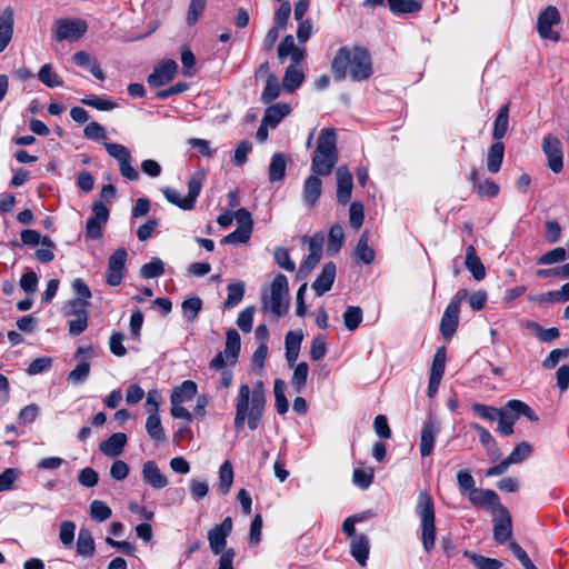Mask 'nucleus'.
<instances>
[{
    "label": "nucleus",
    "instance_id": "aec40b11",
    "mask_svg": "<svg viewBox=\"0 0 569 569\" xmlns=\"http://www.w3.org/2000/svg\"><path fill=\"white\" fill-rule=\"evenodd\" d=\"M499 518L493 523V539L502 545L507 542L512 535L511 517L506 507L500 508Z\"/></svg>",
    "mask_w": 569,
    "mask_h": 569
},
{
    "label": "nucleus",
    "instance_id": "ddd939ff",
    "mask_svg": "<svg viewBox=\"0 0 569 569\" xmlns=\"http://www.w3.org/2000/svg\"><path fill=\"white\" fill-rule=\"evenodd\" d=\"M127 251L123 248H119L112 252L108 259V269L106 272V282L109 286H119L123 279L126 269Z\"/></svg>",
    "mask_w": 569,
    "mask_h": 569
},
{
    "label": "nucleus",
    "instance_id": "473e14b6",
    "mask_svg": "<svg viewBox=\"0 0 569 569\" xmlns=\"http://www.w3.org/2000/svg\"><path fill=\"white\" fill-rule=\"evenodd\" d=\"M297 64L298 63L292 62L286 69L284 76L282 79V86L287 92H293L303 82V79H305L303 71Z\"/></svg>",
    "mask_w": 569,
    "mask_h": 569
},
{
    "label": "nucleus",
    "instance_id": "dca6fc26",
    "mask_svg": "<svg viewBox=\"0 0 569 569\" xmlns=\"http://www.w3.org/2000/svg\"><path fill=\"white\" fill-rule=\"evenodd\" d=\"M177 70V62L174 60H167L154 67L153 71L148 76V84L151 88L166 86L174 78Z\"/></svg>",
    "mask_w": 569,
    "mask_h": 569
},
{
    "label": "nucleus",
    "instance_id": "0eeeda50",
    "mask_svg": "<svg viewBox=\"0 0 569 569\" xmlns=\"http://www.w3.org/2000/svg\"><path fill=\"white\" fill-rule=\"evenodd\" d=\"M240 352V335L234 329H228L226 333L224 350L218 352L210 362L212 369H220L229 365H234Z\"/></svg>",
    "mask_w": 569,
    "mask_h": 569
},
{
    "label": "nucleus",
    "instance_id": "6e6d98bb",
    "mask_svg": "<svg viewBox=\"0 0 569 569\" xmlns=\"http://www.w3.org/2000/svg\"><path fill=\"white\" fill-rule=\"evenodd\" d=\"M308 372L309 367L305 361L299 362L293 369L291 385L297 392H300L306 387Z\"/></svg>",
    "mask_w": 569,
    "mask_h": 569
},
{
    "label": "nucleus",
    "instance_id": "f03ea898",
    "mask_svg": "<svg viewBox=\"0 0 569 569\" xmlns=\"http://www.w3.org/2000/svg\"><path fill=\"white\" fill-rule=\"evenodd\" d=\"M266 408V389L262 381L253 387L243 383L239 387L236 399V413L233 426L241 430L248 423L250 430H256L261 421Z\"/></svg>",
    "mask_w": 569,
    "mask_h": 569
},
{
    "label": "nucleus",
    "instance_id": "bb28decb",
    "mask_svg": "<svg viewBox=\"0 0 569 569\" xmlns=\"http://www.w3.org/2000/svg\"><path fill=\"white\" fill-rule=\"evenodd\" d=\"M126 443V433L116 432L111 435L107 440L102 441L99 446V449L107 457H117L123 451Z\"/></svg>",
    "mask_w": 569,
    "mask_h": 569
},
{
    "label": "nucleus",
    "instance_id": "ea45409f",
    "mask_svg": "<svg viewBox=\"0 0 569 569\" xmlns=\"http://www.w3.org/2000/svg\"><path fill=\"white\" fill-rule=\"evenodd\" d=\"M369 233L363 231L355 249V256L358 260L366 264H370L375 260V250L369 247Z\"/></svg>",
    "mask_w": 569,
    "mask_h": 569
},
{
    "label": "nucleus",
    "instance_id": "a19ab883",
    "mask_svg": "<svg viewBox=\"0 0 569 569\" xmlns=\"http://www.w3.org/2000/svg\"><path fill=\"white\" fill-rule=\"evenodd\" d=\"M146 430L148 436L154 441H166L167 439L159 413H149L146 421Z\"/></svg>",
    "mask_w": 569,
    "mask_h": 569
},
{
    "label": "nucleus",
    "instance_id": "69168bd1",
    "mask_svg": "<svg viewBox=\"0 0 569 569\" xmlns=\"http://www.w3.org/2000/svg\"><path fill=\"white\" fill-rule=\"evenodd\" d=\"M76 523L66 520L60 523L59 539L64 547H70L74 540Z\"/></svg>",
    "mask_w": 569,
    "mask_h": 569
},
{
    "label": "nucleus",
    "instance_id": "79ce46f5",
    "mask_svg": "<svg viewBox=\"0 0 569 569\" xmlns=\"http://www.w3.org/2000/svg\"><path fill=\"white\" fill-rule=\"evenodd\" d=\"M287 383L282 379H276L273 385L274 407L279 415H284L289 410V402L286 398L284 391Z\"/></svg>",
    "mask_w": 569,
    "mask_h": 569
},
{
    "label": "nucleus",
    "instance_id": "2f4dec72",
    "mask_svg": "<svg viewBox=\"0 0 569 569\" xmlns=\"http://www.w3.org/2000/svg\"><path fill=\"white\" fill-rule=\"evenodd\" d=\"M287 159L283 153L276 152L268 168V178L271 183L282 182L286 177Z\"/></svg>",
    "mask_w": 569,
    "mask_h": 569
},
{
    "label": "nucleus",
    "instance_id": "4468645a",
    "mask_svg": "<svg viewBox=\"0 0 569 569\" xmlns=\"http://www.w3.org/2000/svg\"><path fill=\"white\" fill-rule=\"evenodd\" d=\"M309 254L300 263L298 276L307 277L322 257L323 237L319 233L308 238Z\"/></svg>",
    "mask_w": 569,
    "mask_h": 569
},
{
    "label": "nucleus",
    "instance_id": "7ed1b4c3",
    "mask_svg": "<svg viewBox=\"0 0 569 569\" xmlns=\"http://www.w3.org/2000/svg\"><path fill=\"white\" fill-rule=\"evenodd\" d=\"M338 162L337 134L332 128L320 131L311 159V172L320 176L331 174Z\"/></svg>",
    "mask_w": 569,
    "mask_h": 569
},
{
    "label": "nucleus",
    "instance_id": "2eb2a0df",
    "mask_svg": "<svg viewBox=\"0 0 569 569\" xmlns=\"http://www.w3.org/2000/svg\"><path fill=\"white\" fill-rule=\"evenodd\" d=\"M232 531V519L224 518L219 525H216L208 531V540L213 555L223 553L227 538Z\"/></svg>",
    "mask_w": 569,
    "mask_h": 569
},
{
    "label": "nucleus",
    "instance_id": "9b49d317",
    "mask_svg": "<svg viewBox=\"0 0 569 569\" xmlns=\"http://www.w3.org/2000/svg\"><path fill=\"white\" fill-rule=\"evenodd\" d=\"M542 151L548 159L549 169L555 172H561L563 168V150L560 140L552 134H548L542 140Z\"/></svg>",
    "mask_w": 569,
    "mask_h": 569
},
{
    "label": "nucleus",
    "instance_id": "c03bdc74",
    "mask_svg": "<svg viewBox=\"0 0 569 569\" xmlns=\"http://www.w3.org/2000/svg\"><path fill=\"white\" fill-rule=\"evenodd\" d=\"M505 409L516 416V419L519 416L527 417L530 421H538V416L533 412V410L523 401L512 399L506 403Z\"/></svg>",
    "mask_w": 569,
    "mask_h": 569
},
{
    "label": "nucleus",
    "instance_id": "bf43d9fd",
    "mask_svg": "<svg viewBox=\"0 0 569 569\" xmlns=\"http://www.w3.org/2000/svg\"><path fill=\"white\" fill-rule=\"evenodd\" d=\"M112 515L111 508L101 500H93L90 503V517L96 521H104Z\"/></svg>",
    "mask_w": 569,
    "mask_h": 569
},
{
    "label": "nucleus",
    "instance_id": "c9c22d12",
    "mask_svg": "<svg viewBox=\"0 0 569 569\" xmlns=\"http://www.w3.org/2000/svg\"><path fill=\"white\" fill-rule=\"evenodd\" d=\"M204 179L206 174L203 171L200 170L196 171L191 176L190 180L188 181V194L186 196L187 201H184V204H187V207L194 208L197 198L201 192Z\"/></svg>",
    "mask_w": 569,
    "mask_h": 569
},
{
    "label": "nucleus",
    "instance_id": "f8f14e48",
    "mask_svg": "<svg viewBox=\"0 0 569 569\" xmlns=\"http://www.w3.org/2000/svg\"><path fill=\"white\" fill-rule=\"evenodd\" d=\"M109 219V209L101 201H97L92 206V216L86 223V236L89 239L97 240L102 237V226Z\"/></svg>",
    "mask_w": 569,
    "mask_h": 569
},
{
    "label": "nucleus",
    "instance_id": "338daca9",
    "mask_svg": "<svg viewBox=\"0 0 569 569\" xmlns=\"http://www.w3.org/2000/svg\"><path fill=\"white\" fill-rule=\"evenodd\" d=\"M256 308L253 306L244 308L237 318V326L241 331L248 333L252 330L253 316Z\"/></svg>",
    "mask_w": 569,
    "mask_h": 569
},
{
    "label": "nucleus",
    "instance_id": "09e8293b",
    "mask_svg": "<svg viewBox=\"0 0 569 569\" xmlns=\"http://www.w3.org/2000/svg\"><path fill=\"white\" fill-rule=\"evenodd\" d=\"M281 88L279 84L278 77L273 73H269L266 80L264 89L261 93V100L263 103H270L276 100L280 94Z\"/></svg>",
    "mask_w": 569,
    "mask_h": 569
},
{
    "label": "nucleus",
    "instance_id": "a878e982",
    "mask_svg": "<svg viewBox=\"0 0 569 569\" xmlns=\"http://www.w3.org/2000/svg\"><path fill=\"white\" fill-rule=\"evenodd\" d=\"M370 552V541L365 533H360L350 542V553L359 566L365 567L367 565Z\"/></svg>",
    "mask_w": 569,
    "mask_h": 569
},
{
    "label": "nucleus",
    "instance_id": "cd10ccee",
    "mask_svg": "<svg viewBox=\"0 0 569 569\" xmlns=\"http://www.w3.org/2000/svg\"><path fill=\"white\" fill-rule=\"evenodd\" d=\"M303 339V333L301 330L289 331L284 338V347H286V359L289 366H292L300 352V346Z\"/></svg>",
    "mask_w": 569,
    "mask_h": 569
},
{
    "label": "nucleus",
    "instance_id": "58836bf2",
    "mask_svg": "<svg viewBox=\"0 0 569 569\" xmlns=\"http://www.w3.org/2000/svg\"><path fill=\"white\" fill-rule=\"evenodd\" d=\"M96 550L92 533L87 528H81L77 540V553L83 557H92Z\"/></svg>",
    "mask_w": 569,
    "mask_h": 569
},
{
    "label": "nucleus",
    "instance_id": "c756f323",
    "mask_svg": "<svg viewBox=\"0 0 569 569\" xmlns=\"http://www.w3.org/2000/svg\"><path fill=\"white\" fill-rule=\"evenodd\" d=\"M72 61L79 67L88 68L94 78L101 81L106 79V73L100 68L98 61L87 51H77L73 53Z\"/></svg>",
    "mask_w": 569,
    "mask_h": 569
},
{
    "label": "nucleus",
    "instance_id": "1a4fd4ad",
    "mask_svg": "<svg viewBox=\"0 0 569 569\" xmlns=\"http://www.w3.org/2000/svg\"><path fill=\"white\" fill-rule=\"evenodd\" d=\"M561 22V16L557 7L548 6L537 18V31L540 38L557 42L560 40V33L552 30L553 26Z\"/></svg>",
    "mask_w": 569,
    "mask_h": 569
},
{
    "label": "nucleus",
    "instance_id": "8fccbe9b",
    "mask_svg": "<svg viewBox=\"0 0 569 569\" xmlns=\"http://www.w3.org/2000/svg\"><path fill=\"white\" fill-rule=\"evenodd\" d=\"M38 79L40 82H42L44 86L49 88L62 86V80L60 76L53 70V67L50 63H46L40 68L38 72Z\"/></svg>",
    "mask_w": 569,
    "mask_h": 569
},
{
    "label": "nucleus",
    "instance_id": "72a5a7b5",
    "mask_svg": "<svg viewBox=\"0 0 569 569\" xmlns=\"http://www.w3.org/2000/svg\"><path fill=\"white\" fill-rule=\"evenodd\" d=\"M198 391L197 383L192 380H186L180 386L173 388L170 401L174 403H183L191 400Z\"/></svg>",
    "mask_w": 569,
    "mask_h": 569
},
{
    "label": "nucleus",
    "instance_id": "680f3d73",
    "mask_svg": "<svg viewBox=\"0 0 569 569\" xmlns=\"http://www.w3.org/2000/svg\"><path fill=\"white\" fill-rule=\"evenodd\" d=\"M273 258L277 264L286 271L292 272L296 270V263L290 258L288 249L283 247H276L273 250Z\"/></svg>",
    "mask_w": 569,
    "mask_h": 569
},
{
    "label": "nucleus",
    "instance_id": "0e129e2a",
    "mask_svg": "<svg viewBox=\"0 0 569 569\" xmlns=\"http://www.w3.org/2000/svg\"><path fill=\"white\" fill-rule=\"evenodd\" d=\"M566 259V249L562 247L555 248L550 251H547L542 256L537 259L538 264H553L565 261Z\"/></svg>",
    "mask_w": 569,
    "mask_h": 569
},
{
    "label": "nucleus",
    "instance_id": "f257e3e1",
    "mask_svg": "<svg viewBox=\"0 0 569 569\" xmlns=\"http://www.w3.org/2000/svg\"><path fill=\"white\" fill-rule=\"evenodd\" d=\"M331 71L338 82L347 78L355 82L366 81L373 73L371 54L362 46L340 47L331 61Z\"/></svg>",
    "mask_w": 569,
    "mask_h": 569
},
{
    "label": "nucleus",
    "instance_id": "5fc2aeb1",
    "mask_svg": "<svg viewBox=\"0 0 569 569\" xmlns=\"http://www.w3.org/2000/svg\"><path fill=\"white\" fill-rule=\"evenodd\" d=\"M498 420L497 431L503 436H511L513 433V426L516 422V416L509 413L505 408L500 409L499 416L496 418Z\"/></svg>",
    "mask_w": 569,
    "mask_h": 569
},
{
    "label": "nucleus",
    "instance_id": "5701e85b",
    "mask_svg": "<svg viewBox=\"0 0 569 569\" xmlns=\"http://www.w3.org/2000/svg\"><path fill=\"white\" fill-rule=\"evenodd\" d=\"M336 264L331 261L322 267L320 274H318L311 286L318 297L323 296L331 289L336 278Z\"/></svg>",
    "mask_w": 569,
    "mask_h": 569
},
{
    "label": "nucleus",
    "instance_id": "774afa93",
    "mask_svg": "<svg viewBox=\"0 0 569 569\" xmlns=\"http://www.w3.org/2000/svg\"><path fill=\"white\" fill-rule=\"evenodd\" d=\"M365 220L363 204L359 201H353L349 208V222L355 229H359Z\"/></svg>",
    "mask_w": 569,
    "mask_h": 569
},
{
    "label": "nucleus",
    "instance_id": "20e7f679",
    "mask_svg": "<svg viewBox=\"0 0 569 569\" xmlns=\"http://www.w3.org/2000/svg\"><path fill=\"white\" fill-rule=\"evenodd\" d=\"M416 515L421 522V542L423 550L430 553L436 543V513L431 495L420 491L416 506Z\"/></svg>",
    "mask_w": 569,
    "mask_h": 569
},
{
    "label": "nucleus",
    "instance_id": "4c0bfd02",
    "mask_svg": "<svg viewBox=\"0 0 569 569\" xmlns=\"http://www.w3.org/2000/svg\"><path fill=\"white\" fill-rule=\"evenodd\" d=\"M509 124V104L502 106L495 119L492 138L495 141H501L508 130Z\"/></svg>",
    "mask_w": 569,
    "mask_h": 569
},
{
    "label": "nucleus",
    "instance_id": "a18cd8bd",
    "mask_svg": "<svg viewBox=\"0 0 569 569\" xmlns=\"http://www.w3.org/2000/svg\"><path fill=\"white\" fill-rule=\"evenodd\" d=\"M228 296L223 303L224 309H232L238 306L244 296V282L236 281L228 284Z\"/></svg>",
    "mask_w": 569,
    "mask_h": 569
},
{
    "label": "nucleus",
    "instance_id": "6e6552de",
    "mask_svg": "<svg viewBox=\"0 0 569 569\" xmlns=\"http://www.w3.org/2000/svg\"><path fill=\"white\" fill-rule=\"evenodd\" d=\"M108 154L118 161L121 176L128 180L136 181L139 179L138 171L131 166V154L128 148L120 143L103 142Z\"/></svg>",
    "mask_w": 569,
    "mask_h": 569
},
{
    "label": "nucleus",
    "instance_id": "3c124183",
    "mask_svg": "<svg viewBox=\"0 0 569 569\" xmlns=\"http://www.w3.org/2000/svg\"><path fill=\"white\" fill-rule=\"evenodd\" d=\"M183 316L189 322H193L202 310V300L199 297H189L181 303Z\"/></svg>",
    "mask_w": 569,
    "mask_h": 569
},
{
    "label": "nucleus",
    "instance_id": "6ab92c4d",
    "mask_svg": "<svg viewBox=\"0 0 569 569\" xmlns=\"http://www.w3.org/2000/svg\"><path fill=\"white\" fill-rule=\"evenodd\" d=\"M439 433V425L436 420L429 418L425 421L420 433V453L428 457L432 453L436 437Z\"/></svg>",
    "mask_w": 569,
    "mask_h": 569
},
{
    "label": "nucleus",
    "instance_id": "412c9836",
    "mask_svg": "<svg viewBox=\"0 0 569 569\" xmlns=\"http://www.w3.org/2000/svg\"><path fill=\"white\" fill-rule=\"evenodd\" d=\"M141 476L143 481L153 489H162L168 486L169 481L153 460H148L142 466Z\"/></svg>",
    "mask_w": 569,
    "mask_h": 569
},
{
    "label": "nucleus",
    "instance_id": "c85d7f7f",
    "mask_svg": "<svg viewBox=\"0 0 569 569\" xmlns=\"http://www.w3.org/2000/svg\"><path fill=\"white\" fill-rule=\"evenodd\" d=\"M465 266L472 277L480 281L486 277V268L480 258L477 256L476 249L472 244L466 248Z\"/></svg>",
    "mask_w": 569,
    "mask_h": 569
},
{
    "label": "nucleus",
    "instance_id": "f3484780",
    "mask_svg": "<svg viewBox=\"0 0 569 569\" xmlns=\"http://www.w3.org/2000/svg\"><path fill=\"white\" fill-rule=\"evenodd\" d=\"M468 498L475 507L486 508L491 512H500V508L505 507L497 492L491 489H476Z\"/></svg>",
    "mask_w": 569,
    "mask_h": 569
},
{
    "label": "nucleus",
    "instance_id": "39448f33",
    "mask_svg": "<svg viewBox=\"0 0 569 569\" xmlns=\"http://www.w3.org/2000/svg\"><path fill=\"white\" fill-rule=\"evenodd\" d=\"M89 301L72 299L63 307V315L71 318L68 321V330L71 336H79L88 328Z\"/></svg>",
    "mask_w": 569,
    "mask_h": 569
},
{
    "label": "nucleus",
    "instance_id": "49530a36",
    "mask_svg": "<svg viewBox=\"0 0 569 569\" xmlns=\"http://www.w3.org/2000/svg\"><path fill=\"white\" fill-rule=\"evenodd\" d=\"M345 242V232L340 224H333L328 233L327 251L336 254L340 251Z\"/></svg>",
    "mask_w": 569,
    "mask_h": 569
},
{
    "label": "nucleus",
    "instance_id": "9d476101",
    "mask_svg": "<svg viewBox=\"0 0 569 569\" xmlns=\"http://www.w3.org/2000/svg\"><path fill=\"white\" fill-rule=\"evenodd\" d=\"M54 40L56 41H77L84 36L88 24L82 19L61 18L54 22Z\"/></svg>",
    "mask_w": 569,
    "mask_h": 569
},
{
    "label": "nucleus",
    "instance_id": "de8ad7c7",
    "mask_svg": "<svg viewBox=\"0 0 569 569\" xmlns=\"http://www.w3.org/2000/svg\"><path fill=\"white\" fill-rule=\"evenodd\" d=\"M21 241L26 246H38L54 248V242L48 237H41L40 232L33 229L22 230L20 233Z\"/></svg>",
    "mask_w": 569,
    "mask_h": 569
},
{
    "label": "nucleus",
    "instance_id": "f704fd0d",
    "mask_svg": "<svg viewBox=\"0 0 569 569\" xmlns=\"http://www.w3.org/2000/svg\"><path fill=\"white\" fill-rule=\"evenodd\" d=\"M505 157V144L501 141H495L487 153V169L491 173H497L502 164Z\"/></svg>",
    "mask_w": 569,
    "mask_h": 569
},
{
    "label": "nucleus",
    "instance_id": "7c9ffc66",
    "mask_svg": "<svg viewBox=\"0 0 569 569\" xmlns=\"http://www.w3.org/2000/svg\"><path fill=\"white\" fill-rule=\"evenodd\" d=\"M290 112H291V108L288 103L271 104L264 111V114L262 118V124H268V126L274 128Z\"/></svg>",
    "mask_w": 569,
    "mask_h": 569
},
{
    "label": "nucleus",
    "instance_id": "b1692460",
    "mask_svg": "<svg viewBox=\"0 0 569 569\" xmlns=\"http://www.w3.org/2000/svg\"><path fill=\"white\" fill-rule=\"evenodd\" d=\"M278 57L281 62L290 57L293 63H299L305 58V49L297 47L293 37L287 34L278 46Z\"/></svg>",
    "mask_w": 569,
    "mask_h": 569
},
{
    "label": "nucleus",
    "instance_id": "052dcab7",
    "mask_svg": "<svg viewBox=\"0 0 569 569\" xmlns=\"http://www.w3.org/2000/svg\"><path fill=\"white\" fill-rule=\"evenodd\" d=\"M446 359H447L446 358V348L445 347L438 348L433 356V360H432V365H431V369H430V377L442 379V376L445 373V368H446Z\"/></svg>",
    "mask_w": 569,
    "mask_h": 569
},
{
    "label": "nucleus",
    "instance_id": "603ef678",
    "mask_svg": "<svg viewBox=\"0 0 569 569\" xmlns=\"http://www.w3.org/2000/svg\"><path fill=\"white\" fill-rule=\"evenodd\" d=\"M390 10L396 14L415 13L421 9V3L416 0H387Z\"/></svg>",
    "mask_w": 569,
    "mask_h": 569
},
{
    "label": "nucleus",
    "instance_id": "e433bc0d",
    "mask_svg": "<svg viewBox=\"0 0 569 569\" xmlns=\"http://www.w3.org/2000/svg\"><path fill=\"white\" fill-rule=\"evenodd\" d=\"M289 301L284 296L270 293V297L263 300V310H269L274 318H280L288 312Z\"/></svg>",
    "mask_w": 569,
    "mask_h": 569
},
{
    "label": "nucleus",
    "instance_id": "13d9d810",
    "mask_svg": "<svg viewBox=\"0 0 569 569\" xmlns=\"http://www.w3.org/2000/svg\"><path fill=\"white\" fill-rule=\"evenodd\" d=\"M362 310L360 307L349 306L343 312V323L349 331L356 330L362 321Z\"/></svg>",
    "mask_w": 569,
    "mask_h": 569
},
{
    "label": "nucleus",
    "instance_id": "4be33fe9",
    "mask_svg": "<svg viewBox=\"0 0 569 569\" xmlns=\"http://www.w3.org/2000/svg\"><path fill=\"white\" fill-rule=\"evenodd\" d=\"M320 177V174L311 172L303 182L302 199L308 207H313L322 194V181Z\"/></svg>",
    "mask_w": 569,
    "mask_h": 569
},
{
    "label": "nucleus",
    "instance_id": "e2e57ef3",
    "mask_svg": "<svg viewBox=\"0 0 569 569\" xmlns=\"http://www.w3.org/2000/svg\"><path fill=\"white\" fill-rule=\"evenodd\" d=\"M532 452V446L527 441L518 443L512 452L508 456L512 465L520 463L526 460Z\"/></svg>",
    "mask_w": 569,
    "mask_h": 569
},
{
    "label": "nucleus",
    "instance_id": "864d4df0",
    "mask_svg": "<svg viewBox=\"0 0 569 569\" xmlns=\"http://www.w3.org/2000/svg\"><path fill=\"white\" fill-rule=\"evenodd\" d=\"M233 482V469L230 461L226 460L219 469V489L227 495Z\"/></svg>",
    "mask_w": 569,
    "mask_h": 569
},
{
    "label": "nucleus",
    "instance_id": "393cba45",
    "mask_svg": "<svg viewBox=\"0 0 569 569\" xmlns=\"http://www.w3.org/2000/svg\"><path fill=\"white\" fill-rule=\"evenodd\" d=\"M14 12L8 7L0 12V52L10 43L13 36Z\"/></svg>",
    "mask_w": 569,
    "mask_h": 569
},
{
    "label": "nucleus",
    "instance_id": "a211bd4d",
    "mask_svg": "<svg viewBox=\"0 0 569 569\" xmlns=\"http://www.w3.org/2000/svg\"><path fill=\"white\" fill-rule=\"evenodd\" d=\"M337 201L345 206L349 202L352 192V174L347 166H340L336 170Z\"/></svg>",
    "mask_w": 569,
    "mask_h": 569
},
{
    "label": "nucleus",
    "instance_id": "4d7b16f0",
    "mask_svg": "<svg viewBox=\"0 0 569 569\" xmlns=\"http://www.w3.org/2000/svg\"><path fill=\"white\" fill-rule=\"evenodd\" d=\"M164 272V264L161 259L152 258L150 262L144 263L140 269V277L152 279L160 277Z\"/></svg>",
    "mask_w": 569,
    "mask_h": 569
},
{
    "label": "nucleus",
    "instance_id": "423d86ee",
    "mask_svg": "<svg viewBox=\"0 0 569 569\" xmlns=\"http://www.w3.org/2000/svg\"><path fill=\"white\" fill-rule=\"evenodd\" d=\"M468 296L467 289H459L447 306L439 327L443 339L449 340L455 335L459 323L460 305Z\"/></svg>",
    "mask_w": 569,
    "mask_h": 569
},
{
    "label": "nucleus",
    "instance_id": "37998d69",
    "mask_svg": "<svg viewBox=\"0 0 569 569\" xmlns=\"http://www.w3.org/2000/svg\"><path fill=\"white\" fill-rule=\"evenodd\" d=\"M463 556L469 559L477 569H501L503 563L495 558H488L481 555L466 550Z\"/></svg>",
    "mask_w": 569,
    "mask_h": 569
}]
</instances>
